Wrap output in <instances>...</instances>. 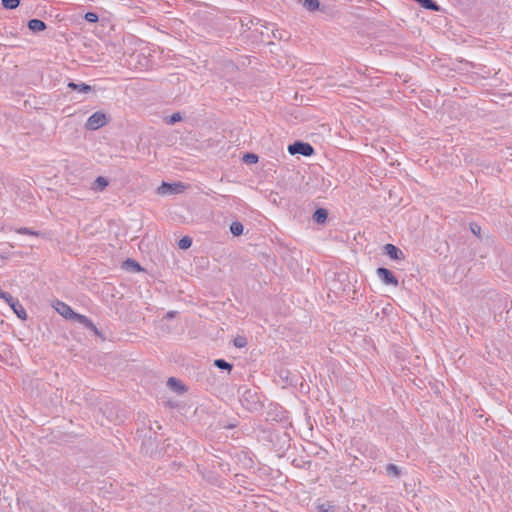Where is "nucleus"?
<instances>
[{"label":"nucleus","instance_id":"obj_14","mask_svg":"<svg viewBox=\"0 0 512 512\" xmlns=\"http://www.w3.org/2000/svg\"><path fill=\"white\" fill-rule=\"evenodd\" d=\"M302 5L306 10L313 12L319 8L320 3L318 0H303Z\"/></svg>","mask_w":512,"mask_h":512},{"label":"nucleus","instance_id":"obj_18","mask_svg":"<svg viewBox=\"0 0 512 512\" xmlns=\"http://www.w3.org/2000/svg\"><path fill=\"white\" fill-rule=\"evenodd\" d=\"M19 4L20 0H2V5L6 9H15Z\"/></svg>","mask_w":512,"mask_h":512},{"label":"nucleus","instance_id":"obj_26","mask_svg":"<svg viewBox=\"0 0 512 512\" xmlns=\"http://www.w3.org/2000/svg\"><path fill=\"white\" fill-rule=\"evenodd\" d=\"M244 159L246 160V162L248 163H256L258 161V156L255 155V154H246L244 156Z\"/></svg>","mask_w":512,"mask_h":512},{"label":"nucleus","instance_id":"obj_16","mask_svg":"<svg viewBox=\"0 0 512 512\" xmlns=\"http://www.w3.org/2000/svg\"><path fill=\"white\" fill-rule=\"evenodd\" d=\"M191 245H192V239L188 236L181 238L178 242L179 248L184 249V250L190 248Z\"/></svg>","mask_w":512,"mask_h":512},{"label":"nucleus","instance_id":"obj_7","mask_svg":"<svg viewBox=\"0 0 512 512\" xmlns=\"http://www.w3.org/2000/svg\"><path fill=\"white\" fill-rule=\"evenodd\" d=\"M56 310L59 314L64 316L65 318L73 319L75 316V312L68 306L67 304L63 302H58L56 306Z\"/></svg>","mask_w":512,"mask_h":512},{"label":"nucleus","instance_id":"obj_25","mask_svg":"<svg viewBox=\"0 0 512 512\" xmlns=\"http://www.w3.org/2000/svg\"><path fill=\"white\" fill-rule=\"evenodd\" d=\"M470 230H471V232H472L475 236L480 237V235H481V227H480L478 224H476V223H471V224H470Z\"/></svg>","mask_w":512,"mask_h":512},{"label":"nucleus","instance_id":"obj_24","mask_svg":"<svg viewBox=\"0 0 512 512\" xmlns=\"http://www.w3.org/2000/svg\"><path fill=\"white\" fill-rule=\"evenodd\" d=\"M246 344H247V341L244 337L239 336L234 339V345L238 348H242V347L246 346Z\"/></svg>","mask_w":512,"mask_h":512},{"label":"nucleus","instance_id":"obj_8","mask_svg":"<svg viewBox=\"0 0 512 512\" xmlns=\"http://www.w3.org/2000/svg\"><path fill=\"white\" fill-rule=\"evenodd\" d=\"M109 185V181L107 178L103 176H98L93 182L91 189L96 192H102Z\"/></svg>","mask_w":512,"mask_h":512},{"label":"nucleus","instance_id":"obj_4","mask_svg":"<svg viewBox=\"0 0 512 512\" xmlns=\"http://www.w3.org/2000/svg\"><path fill=\"white\" fill-rule=\"evenodd\" d=\"M378 278L386 285L398 286V280L387 268H378L376 271Z\"/></svg>","mask_w":512,"mask_h":512},{"label":"nucleus","instance_id":"obj_28","mask_svg":"<svg viewBox=\"0 0 512 512\" xmlns=\"http://www.w3.org/2000/svg\"><path fill=\"white\" fill-rule=\"evenodd\" d=\"M17 233H19V234H28V235H38L37 232L32 231L29 228H19V229H17Z\"/></svg>","mask_w":512,"mask_h":512},{"label":"nucleus","instance_id":"obj_11","mask_svg":"<svg viewBox=\"0 0 512 512\" xmlns=\"http://www.w3.org/2000/svg\"><path fill=\"white\" fill-rule=\"evenodd\" d=\"M328 216L327 210L324 208H319L314 212L313 220L316 223L322 224L326 221Z\"/></svg>","mask_w":512,"mask_h":512},{"label":"nucleus","instance_id":"obj_29","mask_svg":"<svg viewBox=\"0 0 512 512\" xmlns=\"http://www.w3.org/2000/svg\"><path fill=\"white\" fill-rule=\"evenodd\" d=\"M176 312L175 311H170L166 314V318L170 319V318H173L175 316Z\"/></svg>","mask_w":512,"mask_h":512},{"label":"nucleus","instance_id":"obj_21","mask_svg":"<svg viewBox=\"0 0 512 512\" xmlns=\"http://www.w3.org/2000/svg\"><path fill=\"white\" fill-rule=\"evenodd\" d=\"M1 299L5 300V302H7V304L9 306H12L14 305L13 302H17L18 300L17 299H14L9 293L7 292H4L3 294H1L0 296Z\"/></svg>","mask_w":512,"mask_h":512},{"label":"nucleus","instance_id":"obj_27","mask_svg":"<svg viewBox=\"0 0 512 512\" xmlns=\"http://www.w3.org/2000/svg\"><path fill=\"white\" fill-rule=\"evenodd\" d=\"M332 506L329 504H320L317 506V512H330Z\"/></svg>","mask_w":512,"mask_h":512},{"label":"nucleus","instance_id":"obj_20","mask_svg":"<svg viewBox=\"0 0 512 512\" xmlns=\"http://www.w3.org/2000/svg\"><path fill=\"white\" fill-rule=\"evenodd\" d=\"M386 471H387L388 474H392V475H394L396 477L400 475L399 468L396 465H394V464L387 465Z\"/></svg>","mask_w":512,"mask_h":512},{"label":"nucleus","instance_id":"obj_9","mask_svg":"<svg viewBox=\"0 0 512 512\" xmlns=\"http://www.w3.org/2000/svg\"><path fill=\"white\" fill-rule=\"evenodd\" d=\"M28 28L33 32H41L46 29V24L39 19H31L28 22Z\"/></svg>","mask_w":512,"mask_h":512},{"label":"nucleus","instance_id":"obj_22","mask_svg":"<svg viewBox=\"0 0 512 512\" xmlns=\"http://www.w3.org/2000/svg\"><path fill=\"white\" fill-rule=\"evenodd\" d=\"M85 20L91 23L98 21V15L94 12H87L84 16Z\"/></svg>","mask_w":512,"mask_h":512},{"label":"nucleus","instance_id":"obj_23","mask_svg":"<svg viewBox=\"0 0 512 512\" xmlns=\"http://www.w3.org/2000/svg\"><path fill=\"white\" fill-rule=\"evenodd\" d=\"M125 265L127 267H131L132 270H134V271H140L141 270L140 265L137 262H135L134 260H131V259L126 260L125 261Z\"/></svg>","mask_w":512,"mask_h":512},{"label":"nucleus","instance_id":"obj_12","mask_svg":"<svg viewBox=\"0 0 512 512\" xmlns=\"http://www.w3.org/2000/svg\"><path fill=\"white\" fill-rule=\"evenodd\" d=\"M14 305L10 306L12 308V310L15 312V314L20 318V319H26L27 318V313L24 309V307L20 304L19 301L17 302H13Z\"/></svg>","mask_w":512,"mask_h":512},{"label":"nucleus","instance_id":"obj_6","mask_svg":"<svg viewBox=\"0 0 512 512\" xmlns=\"http://www.w3.org/2000/svg\"><path fill=\"white\" fill-rule=\"evenodd\" d=\"M73 320L83 324L86 328L90 329L91 331H93L95 334H99V331L98 329L96 328V326L92 323V321L90 319H88L85 315H81V314H78L76 313Z\"/></svg>","mask_w":512,"mask_h":512},{"label":"nucleus","instance_id":"obj_15","mask_svg":"<svg viewBox=\"0 0 512 512\" xmlns=\"http://www.w3.org/2000/svg\"><path fill=\"white\" fill-rule=\"evenodd\" d=\"M243 225L240 222H233L230 225V231L234 236H240L243 233Z\"/></svg>","mask_w":512,"mask_h":512},{"label":"nucleus","instance_id":"obj_1","mask_svg":"<svg viewBox=\"0 0 512 512\" xmlns=\"http://www.w3.org/2000/svg\"><path fill=\"white\" fill-rule=\"evenodd\" d=\"M107 123V117L102 112L93 113L86 121L85 127L88 130H97Z\"/></svg>","mask_w":512,"mask_h":512},{"label":"nucleus","instance_id":"obj_13","mask_svg":"<svg viewBox=\"0 0 512 512\" xmlns=\"http://www.w3.org/2000/svg\"><path fill=\"white\" fill-rule=\"evenodd\" d=\"M167 384L170 388H172L180 393L185 391V388L182 385V383L176 378H173V377L169 378L167 381Z\"/></svg>","mask_w":512,"mask_h":512},{"label":"nucleus","instance_id":"obj_2","mask_svg":"<svg viewBox=\"0 0 512 512\" xmlns=\"http://www.w3.org/2000/svg\"><path fill=\"white\" fill-rule=\"evenodd\" d=\"M288 152L291 155L311 156L314 153V149L309 143L295 142L288 146Z\"/></svg>","mask_w":512,"mask_h":512},{"label":"nucleus","instance_id":"obj_17","mask_svg":"<svg viewBox=\"0 0 512 512\" xmlns=\"http://www.w3.org/2000/svg\"><path fill=\"white\" fill-rule=\"evenodd\" d=\"M214 365L220 369L231 371L232 365L223 359H217L214 361Z\"/></svg>","mask_w":512,"mask_h":512},{"label":"nucleus","instance_id":"obj_5","mask_svg":"<svg viewBox=\"0 0 512 512\" xmlns=\"http://www.w3.org/2000/svg\"><path fill=\"white\" fill-rule=\"evenodd\" d=\"M384 250L391 259L399 260L404 257L403 252L393 244H386Z\"/></svg>","mask_w":512,"mask_h":512},{"label":"nucleus","instance_id":"obj_10","mask_svg":"<svg viewBox=\"0 0 512 512\" xmlns=\"http://www.w3.org/2000/svg\"><path fill=\"white\" fill-rule=\"evenodd\" d=\"M68 87L71 88L72 90L78 91L80 93H89V92L93 91V87L90 85H87L85 83L78 84V83L70 82L68 84Z\"/></svg>","mask_w":512,"mask_h":512},{"label":"nucleus","instance_id":"obj_19","mask_svg":"<svg viewBox=\"0 0 512 512\" xmlns=\"http://www.w3.org/2000/svg\"><path fill=\"white\" fill-rule=\"evenodd\" d=\"M182 120V116L179 112L172 114L168 119H166V123L169 125H174L175 123Z\"/></svg>","mask_w":512,"mask_h":512},{"label":"nucleus","instance_id":"obj_3","mask_svg":"<svg viewBox=\"0 0 512 512\" xmlns=\"http://www.w3.org/2000/svg\"><path fill=\"white\" fill-rule=\"evenodd\" d=\"M186 189V186L183 183H174L169 184L166 182H163L161 186L157 189L158 194L165 195V194H178L182 193Z\"/></svg>","mask_w":512,"mask_h":512}]
</instances>
